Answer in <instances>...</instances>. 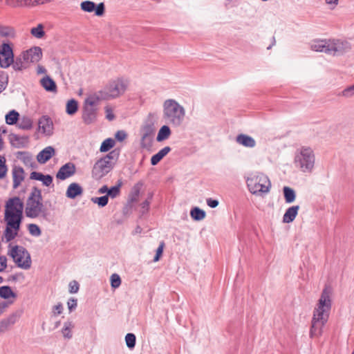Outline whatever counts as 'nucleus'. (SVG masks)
<instances>
[{"label": "nucleus", "mask_w": 354, "mask_h": 354, "mask_svg": "<svg viewBox=\"0 0 354 354\" xmlns=\"http://www.w3.org/2000/svg\"><path fill=\"white\" fill-rule=\"evenodd\" d=\"M24 203L17 196L9 198L6 204L4 220L6 227L4 236L7 242L13 240L18 234L23 219Z\"/></svg>", "instance_id": "obj_1"}, {"label": "nucleus", "mask_w": 354, "mask_h": 354, "mask_svg": "<svg viewBox=\"0 0 354 354\" xmlns=\"http://www.w3.org/2000/svg\"><path fill=\"white\" fill-rule=\"evenodd\" d=\"M330 295V288L327 286L325 287L319 299L317 307L315 308L313 312L310 330V337L311 338L318 337L323 333V327L328 321L331 308Z\"/></svg>", "instance_id": "obj_2"}, {"label": "nucleus", "mask_w": 354, "mask_h": 354, "mask_svg": "<svg viewBox=\"0 0 354 354\" xmlns=\"http://www.w3.org/2000/svg\"><path fill=\"white\" fill-rule=\"evenodd\" d=\"M312 50L324 53L328 55L339 56L351 49V45L346 40L333 39L313 41L310 44Z\"/></svg>", "instance_id": "obj_3"}, {"label": "nucleus", "mask_w": 354, "mask_h": 354, "mask_svg": "<svg viewBox=\"0 0 354 354\" xmlns=\"http://www.w3.org/2000/svg\"><path fill=\"white\" fill-rule=\"evenodd\" d=\"M185 117V109L174 99H167L162 104V118L175 127H180Z\"/></svg>", "instance_id": "obj_4"}, {"label": "nucleus", "mask_w": 354, "mask_h": 354, "mask_svg": "<svg viewBox=\"0 0 354 354\" xmlns=\"http://www.w3.org/2000/svg\"><path fill=\"white\" fill-rule=\"evenodd\" d=\"M25 214L28 218H36L44 216L46 208L43 204L41 191L37 187H33L27 198L25 207Z\"/></svg>", "instance_id": "obj_5"}, {"label": "nucleus", "mask_w": 354, "mask_h": 354, "mask_svg": "<svg viewBox=\"0 0 354 354\" xmlns=\"http://www.w3.org/2000/svg\"><path fill=\"white\" fill-rule=\"evenodd\" d=\"M127 82L122 79L110 82L102 89L95 94L100 100H109L116 98L124 93L127 88Z\"/></svg>", "instance_id": "obj_6"}, {"label": "nucleus", "mask_w": 354, "mask_h": 354, "mask_svg": "<svg viewBox=\"0 0 354 354\" xmlns=\"http://www.w3.org/2000/svg\"><path fill=\"white\" fill-rule=\"evenodd\" d=\"M315 161L314 152L310 147H302L295 158V166L304 173L312 172Z\"/></svg>", "instance_id": "obj_7"}, {"label": "nucleus", "mask_w": 354, "mask_h": 354, "mask_svg": "<svg viewBox=\"0 0 354 354\" xmlns=\"http://www.w3.org/2000/svg\"><path fill=\"white\" fill-rule=\"evenodd\" d=\"M249 190L252 194L267 193L271 186L268 178L263 174L254 175L246 180Z\"/></svg>", "instance_id": "obj_8"}, {"label": "nucleus", "mask_w": 354, "mask_h": 354, "mask_svg": "<svg viewBox=\"0 0 354 354\" xmlns=\"http://www.w3.org/2000/svg\"><path fill=\"white\" fill-rule=\"evenodd\" d=\"M8 254L19 268L27 270L31 266L30 255L23 246L15 245L12 248Z\"/></svg>", "instance_id": "obj_9"}, {"label": "nucleus", "mask_w": 354, "mask_h": 354, "mask_svg": "<svg viewBox=\"0 0 354 354\" xmlns=\"http://www.w3.org/2000/svg\"><path fill=\"white\" fill-rule=\"evenodd\" d=\"M99 101H100V98L95 93L86 99L82 119L86 124L93 123L96 120L97 108L95 106Z\"/></svg>", "instance_id": "obj_10"}, {"label": "nucleus", "mask_w": 354, "mask_h": 354, "mask_svg": "<svg viewBox=\"0 0 354 354\" xmlns=\"http://www.w3.org/2000/svg\"><path fill=\"white\" fill-rule=\"evenodd\" d=\"M113 162L100 158L93 165L92 176L96 179H100L106 176L113 169Z\"/></svg>", "instance_id": "obj_11"}, {"label": "nucleus", "mask_w": 354, "mask_h": 354, "mask_svg": "<svg viewBox=\"0 0 354 354\" xmlns=\"http://www.w3.org/2000/svg\"><path fill=\"white\" fill-rule=\"evenodd\" d=\"M14 54L9 44L3 43L0 46V66L3 68L9 67L13 62Z\"/></svg>", "instance_id": "obj_12"}, {"label": "nucleus", "mask_w": 354, "mask_h": 354, "mask_svg": "<svg viewBox=\"0 0 354 354\" xmlns=\"http://www.w3.org/2000/svg\"><path fill=\"white\" fill-rule=\"evenodd\" d=\"M154 132L155 129L152 124H147L142 127L140 140L142 148L149 149L151 147Z\"/></svg>", "instance_id": "obj_13"}, {"label": "nucleus", "mask_w": 354, "mask_h": 354, "mask_svg": "<svg viewBox=\"0 0 354 354\" xmlns=\"http://www.w3.org/2000/svg\"><path fill=\"white\" fill-rule=\"evenodd\" d=\"M81 9L86 12H95L96 16H102L104 14L105 6L104 3L96 5L91 1H84L80 4Z\"/></svg>", "instance_id": "obj_14"}, {"label": "nucleus", "mask_w": 354, "mask_h": 354, "mask_svg": "<svg viewBox=\"0 0 354 354\" xmlns=\"http://www.w3.org/2000/svg\"><path fill=\"white\" fill-rule=\"evenodd\" d=\"M42 57L41 48L39 46H35L30 48L23 53V59L26 63H37Z\"/></svg>", "instance_id": "obj_15"}, {"label": "nucleus", "mask_w": 354, "mask_h": 354, "mask_svg": "<svg viewBox=\"0 0 354 354\" xmlns=\"http://www.w3.org/2000/svg\"><path fill=\"white\" fill-rule=\"evenodd\" d=\"M76 168L73 163L68 162L62 166L56 174L57 179L64 180L75 174Z\"/></svg>", "instance_id": "obj_16"}, {"label": "nucleus", "mask_w": 354, "mask_h": 354, "mask_svg": "<svg viewBox=\"0 0 354 354\" xmlns=\"http://www.w3.org/2000/svg\"><path fill=\"white\" fill-rule=\"evenodd\" d=\"M9 139L11 145L16 148H24L28 146V136L10 133Z\"/></svg>", "instance_id": "obj_17"}, {"label": "nucleus", "mask_w": 354, "mask_h": 354, "mask_svg": "<svg viewBox=\"0 0 354 354\" xmlns=\"http://www.w3.org/2000/svg\"><path fill=\"white\" fill-rule=\"evenodd\" d=\"M55 153V149L51 146H48L37 154V160L39 163L44 164L54 156Z\"/></svg>", "instance_id": "obj_18"}, {"label": "nucleus", "mask_w": 354, "mask_h": 354, "mask_svg": "<svg viewBox=\"0 0 354 354\" xmlns=\"http://www.w3.org/2000/svg\"><path fill=\"white\" fill-rule=\"evenodd\" d=\"M39 127L47 135L53 133V124L51 119L48 116H42L39 120Z\"/></svg>", "instance_id": "obj_19"}, {"label": "nucleus", "mask_w": 354, "mask_h": 354, "mask_svg": "<svg viewBox=\"0 0 354 354\" xmlns=\"http://www.w3.org/2000/svg\"><path fill=\"white\" fill-rule=\"evenodd\" d=\"M236 142L245 147L253 148L256 146L255 140L252 137L243 133L239 134L236 137Z\"/></svg>", "instance_id": "obj_20"}, {"label": "nucleus", "mask_w": 354, "mask_h": 354, "mask_svg": "<svg viewBox=\"0 0 354 354\" xmlns=\"http://www.w3.org/2000/svg\"><path fill=\"white\" fill-rule=\"evenodd\" d=\"M13 188H17L24 180V171L21 167L15 166L12 169Z\"/></svg>", "instance_id": "obj_21"}, {"label": "nucleus", "mask_w": 354, "mask_h": 354, "mask_svg": "<svg viewBox=\"0 0 354 354\" xmlns=\"http://www.w3.org/2000/svg\"><path fill=\"white\" fill-rule=\"evenodd\" d=\"M83 193L82 187L77 183L70 184L67 188L66 196L69 198H75Z\"/></svg>", "instance_id": "obj_22"}, {"label": "nucleus", "mask_w": 354, "mask_h": 354, "mask_svg": "<svg viewBox=\"0 0 354 354\" xmlns=\"http://www.w3.org/2000/svg\"><path fill=\"white\" fill-rule=\"evenodd\" d=\"M299 209V205H294L288 207L283 216V222L284 223H290L292 222L296 218L298 211Z\"/></svg>", "instance_id": "obj_23"}, {"label": "nucleus", "mask_w": 354, "mask_h": 354, "mask_svg": "<svg viewBox=\"0 0 354 354\" xmlns=\"http://www.w3.org/2000/svg\"><path fill=\"white\" fill-rule=\"evenodd\" d=\"M41 85L44 88L50 92H55L57 91V86L55 81L49 76L43 77L40 81Z\"/></svg>", "instance_id": "obj_24"}, {"label": "nucleus", "mask_w": 354, "mask_h": 354, "mask_svg": "<svg viewBox=\"0 0 354 354\" xmlns=\"http://www.w3.org/2000/svg\"><path fill=\"white\" fill-rule=\"evenodd\" d=\"M170 151L171 148L168 146L160 149L157 153L151 157V164L153 166L156 165Z\"/></svg>", "instance_id": "obj_25"}, {"label": "nucleus", "mask_w": 354, "mask_h": 354, "mask_svg": "<svg viewBox=\"0 0 354 354\" xmlns=\"http://www.w3.org/2000/svg\"><path fill=\"white\" fill-rule=\"evenodd\" d=\"M17 157L20 160L23 161L26 165H29L32 167H34L35 162H33L31 154L28 151H19L17 153Z\"/></svg>", "instance_id": "obj_26"}, {"label": "nucleus", "mask_w": 354, "mask_h": 354, "mask_svg": "<svg viewBox=\"0 0 354 354\" xmlns=\"http://www.w3.org/2000/svg\"><path fill=\"white\" fill-rule=\"evenodd\" d=\"M171 133V129L169 126L163 125L158 131L156 140L158 142H162L169 138Z\"/></svg>", "instance_id": "obj_27"}, {"label": "nucleus", "mask_w": 354, "mask_h": 354, "mask_svg": "<svg viewBox=\"0 0 354 354\" xmlns=\"http://www.w3.org/2000/svg\"><path fill=\"white\" fill-rule=\"evenodd\" d=\"M283 196L286 203H291L295 201L296 193L292 188L285 186L283 188Z\"/></svg>", "instance_id": "obj_28"}, {"label": "nucleus", "mask_w": 354, "mask_h": 354, "mask_svg": "<svg viewBox=\"0 0 354 354\" xmlns=\"http://www.w3.org/2000/svg\"><path fill=\"white\" fill-rule=\"evenodd\" d=\"M190 216L193 220L199 221L205 218L206 213L201 208L194 207L190 211Z\"/></svg>", "instance_id": "obj_29"}, {"label": "nucleus", "mask_w": 354, "mask_h": 354, "mask_svg": "<svg viewBox=\"0 0 354 354\" xmlns=\"http://www.w3.org/2000/svg\"><path fill=\"white\" fill-rule=\"evenodd\" d=\"M6 4L11 8L29 7L28 0H5Z\"/></svg>", "instance_id": "obj_30"}, {"label": "nucleus", "mask_w": 354, "mask_h": 354, "mask_svg": "<svg viewBox=\"0 0 354 354\" xmlns=\"http://www.w3.org/2000/svg\"><path fill=\"white\" fill-rule=\"evenodd\" d=\"M16 294L12 291L8 286L0 287V297L3 299H8L10 297H16Z\"/></svg>", "instance_id": "obj_31"}, {"label": "nucleus", "mask_w": 354, "mask_h": 354, "mask_svg": "<svg viewBox=\"0 0 354 354\" xmlns=\"http://www.w3.org/2000/svg\"><path fill=\"white\" fill-rule=\"evenodd\" d=\"M17 127L24 130L30 129L32 127V121L29 117L24 116L18 122Z\"/></svg>", "instance_id": "obj_32"}, {"label": "nucleus", "mask_w": 354, "mask_h": 354, "mask_svg": "<svg viewBox=\"0 0 354 354\" xmlns=\"http://www.w3.org/2000/svg\"><path fill=\"white\" fill-rule=\"evenodd\" d=\"M19 114L15 110L10 111L6 115V122L9 125H12L17 123L19 120Z\"/></svg>", "instance_id": "obj_33"}, {"label": "nucleus", "mask_w": 354, "mask_h": 354, "mask_svg": "<svg viewBox=\"0 0 354 354\" xmlns=\"http://www.w3.org/2000/svg\"><path fill=\"white\" fill-rule=\"evenodd\" d=\"M78 109V104L77 102L74 100L71 99L68 101L66 104V111L68 115H73L75 114Z\"/></svg>", "instance_id": "obj_34"}, {"label": "nucleus", "mask_w": 354, "mask_h": 354, "mask_svg": "<svg viewBox=\"0 0 354 354\" xmlns=\"http://www.w3.org/2000/svg\"><path fill=\"white\" fill-rule=\"evenodd\" d=\"M115 144V142L113 138H107L102 142L100 148V151L101 152H106L113 148Z\"/></svg>", "instance_id": "obj_35"}, {"label": "nucleus", "mask_w": 354, "mask_h": 354, "mask_svg": "<svg viewBox=\"0 0 354 354\" xmlns=\"http://www.w3.org/2000/svg\"><path fill=\"white\" fill-rule=\"evenodd\" d=\"M27 64L23 59V57H17L15 60L13 59L12 68L15 71H21L27 67Z\"/></svg>", "instance_id": "obj_36"}, {"label": "nucleus", "mask_w": 354, "mask_h": 354, "mask_svg": "<svg viewBox=\"0 0 354 354\" xmlns=\"http://www.w3.org/2000/svg\"><path fill=\"white\" fill-rule=\"evenodd\" d=\"M73 327L74 325L71 322H66L64 323L62 332L65 338L71 339L72 337L71 329Z\"/></svg>", "instance_id": "obj_37"}, {"label": "nucleus", "mask_w": 354, "mask_h": 354, "mask_svg": "<svg viewBox=\"0 0 354 354\" xmlns=\"http://www.w3.org/2000/svg\"><path fill=\"white\" fill-rule=\"evenodd\" d=\"M121 186L122 183L119 182L117 185L109 188L108 194H106V196H108V197L110 196L111 198H116L120 193Z\"/></svg>", "instance_id": "obj_38"}, {"label": "nucleus", "mask_w": 354, "mask_h": 354, "mask_svg": "<svg viewBox=\"0 0 354 354\" xmlns=\"http://www.w3.org/2000/svg\"><path fill=\"white\" fill-rule=\"evenodd\" d=\"M31 34L36 38L40 39L45 35L44 31V26L42 24H39L37 27L32 28L30 30Z\"/></svg>", "instance_id": "obj_39"}, {"label": "nucleus", "mask_w": 354, "mask_h": 354, "mask_svg": "<svg viewBox=\"0 0 354 354\" xmlns=\"http://www.w3.org/2000/svg\"><path fill=\"white\" fill-rule=\"evenodd\" d=\"M118 157L119 152L115 149L110 151L108 154L102 158V159H104V160H106L109 162H113L114 164V162L118 160Z\"/></svg>", "instance_id": "obj_40"}, {"label": "nucleus", "mask_w": 354, "mask_h": 354, "mask_svg": "<svg viewBox=\"0 0 354 354\" xmlns=\"http://www.w3.org/2000/svg\"><path fill=\"white\" fill-rule=\"evenodd\" d=\"M136 337L133 333H127L125 336V342L127 347L130 349L136 346Z\"/></svg>", "instance_id": "obj_41"}, {"label": "nucleus", "mask_w": 354, "mask_h": 354, "mask_svg": "<svg viewBox=\"0 0 354 354\" xmlns=\"http://www.w3.org/2000/svg\"><path fill=\"white\" fill-rule=\"evenodd\" d=\"M91 201L94 203L97 204L100 207H104L108 204L109 202V197L108 196H102L100 197H95L92 198Z\"/></svg>", "instance_id": "obj_42"}, {"label": "nucleus", "mask_w": 354, "mask_h": 354, "mask_svg": "<svg viewBox=\"0 0 354 354\" xmlns=\"http://www.w3.org/2000/svg\"><path fill=\"white\" fill-rule=\"evenodd\" d=\"M28 230L29 231V233L34 236H39L41 234V231L39 227L36 224H29L28 225Z\"/></svg>", "instance_id": "obj_43"}, {"label": "nucleus", "mask_w": 354, "mask_h": 354, "mask_svg": "<svg viewBox=\"0 0 354 354\" xmlns=\"http://www.w3.org/2000/svg\"><path fill=\"white\" fill-rule=\"evenodd\" d=\"M121 284L120 277L118 274H113L111 276V286L113 288H118Z\"/></svg>", "instance_id": "obj_44"}, {"label": "nucleus", "mask_w": 354, "mask_h": 354, "mask_svg": "<svg viewBox=\"0 0 354 354\" xmlns=\"http://www.w3.org/2000/svg\"><path fill=\"white\" fill-rule=\"evenodd\" d=\"M69 292L71 294L77 293L80 288V285L78 282L75 280H73L69 283L68 285Z\"/></svg>", "instance_id": "obj_45"}, {"label": "nucleus", "mask_w": 354, "mask_h": 354, "mask_svg": "<svg viewBox=\"0 0 354 354\" xmlns=\"http://www.w3.org/2000/svg\"><path fill=\"white\" fill-rule=\"evenodd\" d=\"M140 187L138 185H136L133 187L131 196V201L132 202H136L138 201L140 194Z\"/></svg>", "instance_id": "obj_46"}, {"label": "nucleus", "mask_w": 354, "mask_h": 354, "mask_svg": "<svg viewBox=\"0 0 354 354\" xmlns=\"http://www.w3.org/2000/svg\"><path fill=\"white\" fill-rule=\"evenodd\" d=\"M341 95L346 97H351L354 95V85H351L342 91Z\"/></svg>", "instance_id": "obj_47"}, {"label": "nucleus", "mask_w": 354, "mask_h": 354, "mask_svg": "<svg viewBox=\"0 0 354 354\" xmlns=\"http://www.w3.org/2000/svg\"><path fill=\"white\" fill-rule=\"evenodd\" d=\"M164 246H165L164 242H161L160 243L158 248L156 250V253L153 258V261L156 262L160 259V257L162 255V252H163Z\"/></svg>", "instance_id": "obj_48"}, {"label": "nucleus", "mask_w": 354, "mask_h": 354, "mask_svg": "<svg viewBox=\"0 0 354 354\" xmlns=\"http://www.w3.org/2000/svg\"><path fill=\"white\" fill-rule=\"evenodd\" d=\"M68 308L70 312L75 310L77 306V300L74 298H71L67 302Z\"/></svg>", "instance_id": "obj_49"}, {"label": "nucleus", "mask_w": 354, "mask_h": 354, "mask_svg": "<svg viewBox=\"0 0 354 354\" xmlns=\"http://www.w3.org/2000/svg\"><path fill=\"white\" fill-rule=\"evenodd\" d=\"M127 136V133L124 131H118L115 135V138L117 140L122 142L123 141Z\"/></svg>", "instance_id": "obj_50"}, {"label": "nucleus", "mask_w": 354, "mask_h": 354, "mask_svg": "<svg viewBox=\"0 0 354 354\" xmlns=\"http://www.w3.org/2000/svg\"><path fill=\"white\" fill-rule=\"evenodd\" d=\"M41 181L44 185L47 187L50 186L53 183V177L49 174L44 175V177Z\"/></svg>", "instance_id": "obj_51"}, {"label": "nucleus", "mask_w": 354, "mask_h": 354, "mask_svg": "<svg viewBox=\"0 0 354 354\" xmlns=\"http://www.w3.org/2000/svg\"><path fill=\"white\" fill-rule=\"evenodd\" d=\"M44 174L37 171H32L30 173V178L41 181L44 177Z\"/></svg>", "instance_id": "obj_52"}, {"label": "nucleus", "mask_w": 354, "mask_h": 354, "mask_svg": "<svg viewBox=\"0 0 354 354\" xmlns=\"http://www.w3.org/2000/svg\"><path fill=\"white\" fill-rule=\"evenodd\" d=\"M207 205L211 208H215L218 205V201L212 198H207Z\"/></svg>", "instance_id": "obj_53"}, {"label": "nucleus", "mask_w": 354, "mask_h": 354, "mask_svg": "<svg viewBox=\"0 0 354 354\" xmlns=\"http://www.w3.org/2000/svg\"><path fill=\"white\" fill-rule=\"evenodd\" d=\"M149 201L145 200L142 204H141V213L142 214H146L149 209Z\"/></svg>", "instance_id": "obj_54"}, {"label": "nucleus", "mask_w": 354, "mask_h": 354, "mask_svg": "<svg viewBox=\"0 0 354 354\" xmlns=\"http://www.w3.org/2000/svg\"><path fill=\"white\" fill-rule=\"evenodd\" d=\"M63 310V306L61 303L57 304L53 307V313L54 315H60Z\"/></svg>", "instance_id": "obj_55"}, {"label": "nucleus", "mask_w": 354, "mask_h": 354, "mask_svg": "<svg viewBox=\"0 0 354 354\" xmlns=\"http://www.w3.org/2000/svg\"><path fill=\"white\" fill-rule=\"evenodd\" d=\"M7 268V258L5 256H0V272Z\"/></svg>", "instance_id": "obj_56"}, {"label": "nucleus", "mask_w": 354, "mask_h": 354, "mask_svg": "<svg viewBox=\"0 0 354 354\" xmlns=\"http://www.w3.org/2000/svg\"><path fill=\"white\" fill-rule=\"evenodd\" d=\"M106 118L109 121H111L115 118V115L113 113L111 109L108 106L106 107Z\"/></svg>", "instance_id": "obj_57"}, {"label": "nucleus", "mask_w": 354, "mask_h": 354, "mask_svg": "<svg viewBox=\"0 0 354 354\" xmlns=\"http://www.w3.org/2000/svg\"><path fill=\"white\" fill-rule=\"evenodd\" d=\"M8 169L6 163L0 166V179L3 178L7 173Z\"/></svg>", "instance_id": "obj_58"}, {"label": "nucleus", "mask_w": 354, "mask_h": 354, "mask_svg": "<svg viewBox=\"0 0 354 354\" xmlns=\"http://www.w3.org/2000/svg\"><path fill=\"white\" fill-rule=\"evenodd\" d=\"M41 0H28V2L30 3L29 7H35L37 6L41 5Z\"/></svg>", "instance_id": "obj_59"}, {"label": "nucleus", "mask_w": 354, "mask_h": 354, "mask_svg": "<svg viewBox=\"0 0 354 354\" xmlns=\"http://www.w3.org/2000/svg\"><path fill=\"white\" fill-rule=\"evenodd\" d=\"M108 191H109V187L106 185H103L98 189L97 192H98V194L106 193V194H108Z\"/></svg>", "instance_id": "obj_60"}, {"label": "nucleus", "mask_w": 354, "mask_h": 354, "mask_svg": "<svg viewBox=\"0 0 354 354\" xmlns=\"http://www.w3.org/2000/svg\"><path fill=\"white\" fill-rule=\"evenodd\" d=\"M326 3L328 5L337 6L338 4L339 0H325Z\"/></svg>", "instance_id": "obj_61"}, {"label": "nucleus", "mask_w": 354, "mask_h": 354, "mask_svg": "<svg viewBox=\"0 0 354 354\" xmlns=\"http://www.w3.org/2000/svg\"><path fill=\"white\" fill-rule=\"evenodd\" d=\"M46 72V70L44 67L38 66L37 67V73H45Z\"/></svg>", "instance_id": "obj_62"}, {"label": "nucleus", "mask_w": 354, "mask_h": 354, "mask_svg": "<svg viewBox=\"0 0 354 354\" xmlns=\"http://www.w3.org/2000/svg\"><path fill=\"white\" fill-rule=\"evenodd\" d=\"M6 88V83L0 80V92Z\"/></svg>", "instance_id": "obj_63"}, {"label": "nucleus", "mask_w": 354, "mask_h": 354, "mask_svg": "<svg viewBox=\"0 0 354 354\" xmlns=\"http://www.w3.org/2000/svg\"><path fill=\"white\" fill-rule=\"evenodd\" d=\"M10 322H11L12 324H13V323L15 322V321H10V319H9V320H8V321H3V322H1V324H2V325H3V326H8V324H10Z\"/></svg>", "instance_id": "obj_64"}]
</instances>
